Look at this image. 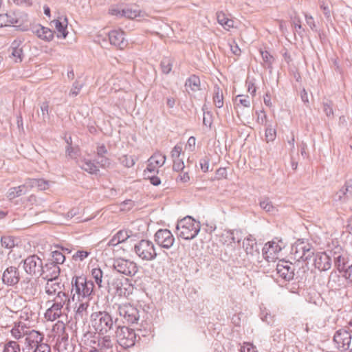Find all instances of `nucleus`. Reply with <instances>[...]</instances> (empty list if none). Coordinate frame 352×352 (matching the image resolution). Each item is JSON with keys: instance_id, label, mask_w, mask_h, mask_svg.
<instances>
[{"instance_id": "1", "label": "nucleus", "mask_w": 352, "mask_h": 352, "mask_svg": "<svg viewBox=\"0 0 352 352\" xmlns=\"http://www.w3.org/2000/svg\"><path fill=\"white\" fill-rule=\"evenodd\" d=\"M315 249L311 244L302 239H298L292 246L291 254L296 261L307 262L311 259L316 268L320 271H327L332 266V261L329 254V248L325 252L314 253Z\"/></svg>"}, {"instance_id": "2", "label": "nucleus", "mask_w": 352, "mask_h": 352, "mask_svg": "<svg viewBox=\"0 0 352 352\" xmlns=\"http://www.w3.org/2000/svg\"><path fill=\"white\" fill-rule=\"evenodd\" d=\"M329 254L334 268L352 285V256L337 241L329 245Z\"/></svg>"}, {"instance_id": "3", "label": "nucleus", "mask_w": 352, "mask_h": 352, "mask_svg": "<svg viewBox=\"0 0 352 352\" xmlns=\"http://www.w3.org/2000/svg\"><path fill=\"white\" fill-rule=\"evenodd\" d=\"M118 319L107 311L94 312L91 315L92 327L98 335L114 333L118 327Z\"/></svg>"}, {"instance_id": "4", "label": "nucleus", "mask_w": 352, "mask_h": 352, "mask_svg": "<svg viewBox=\"0 0 352 352\" xmlns=\"http://www.w3.org/2000/svg\"><path fill=\"white\" fill-rule=\"evenodd\" d=\"M71 298L75 300L76 296L78 300L81 298H87L91 296L94 292V283L91 280H87V277L74 276L71 281Z\"/></svg>"}, {"instance_id": "5", "label": "nucleus", "mask_w": 352, "mask_h": 352, "mask_svg": "<svg viewBox=\"0 0 352 352\" xmlns=\"http://www.w3.org/2000/svg\"><path fill=\"white\" fill-rule=\"evenodd\" d=\"M201 225L191 216H186L179 220L176 226L177 235L184 240L195 239L200 232Z\"/></svg>"}, {"instance_id": "6", "label": "nucleus", "mask_w": 352, "mask_h": 352, "mask_svg": "<svg viewBox=\"0 0 352 352\" xmlns=\"http://www.w3.org/2000/svg\"><path fill=\"white\" fill-rule=\"evenodd\" d=\"M133 250L136 255L142 261H153L157 256L153 243L147 239L139 241L135 244Z\"/></svg>"}, {"instance_id": "7", "label": "nucleus", "mask_w": 352, "mask_h": 352, "mask_svg": "<svg viewBox=\"0 0 352 352\" xmlns=\"http://www.w3.org/2000/svg\"><path fill=\"white\" fill-rule=\"evenodd\" d=\"M114 333H116L118 344L123 349H126L135 345L137 334L134 329L119 324Z\"/></svg>"}, {"instance_id": "8", "label": "nucleus", "mask_w": 352, "mask_h": 352, "mask_svg": "<svg viewBox=\"0 0 352 352\" xmlns=\"http://www.w3.org/2000/svg\"><path fill=\"white\" fill-rule=\"evenodd\" d=\"M109 281L106 289L108 293L120 297H126L131 294V287L128 283V279L123 281L122 279L111 278Z\"/></svg>"}, {"instance_id": "9", "label": "nucleus", "mask_w": 352, "mask_h": 352, "mask_svg": "<svg viewBox=\"0 0 352 352\" xmlns=\"http://www.w3.org/2000/svg\"><path fill=\"white\" fill-rule=\"evenodd\" d=\"M25 272L32 276H40L43 269V261L37 255L28 256L21 262Z\"/></svg>"}, {"instance_id": "10", "label": "nucleus", "mask_w": 352, "mask_h": 352, "mask_svg": "<svg viewBox=\"0 0 352 352\" xmlns=\"http://www.w3.org/2000/svg\"><path fill=\"white\" fill-rule=\"evenodd\" d=\"M113 267L118 273L126 276H134L138 270L135 263L128 259L117 258L113 261Z\"/></svg>"}, {"instance_id": "11", "label": "nucleus", "mask_w": 352, "mask_h": 352, "mask_svg": "<svg viewBox=\"0 0 352 352\" xmlns=\"http://www.w3.org/2000/svg\"><path fill=\"white\" fill-rule=\"evenodd\" d=\"M155 242L162 248L168 250L174 244L175 237L168 229H160L154 235Z\"/></svg>"}, {"instance_id": "12", "label": "nucleus", "mask_w": 352, "mask_h": 352, "mask_svg": "<svg viewBox=\"0 0 352 352\" xmlns=\"http://www.w3.org/2000/svg\"><path fill=\"white\" fill-rule=\"evenodd\" d=\"M118 312L120 316H122L129 324L136 323L140 318L138 309L130 304L120 306Z\"/></svg>"}, {"instance_id": "13", "label": "nucleus", "mask_w": 352, "mask_h": 352, "mask_svg": "<svg viewBox=\"0 0 352 352\" xmlns=\"http://www.w3.org/2000/svg\"><path fill=\"white\" fill-rule=\"evenodd\" d=\"M333 341L336 348L342 351L349 349L351 342V333L344 329H338L333 336Z\"/></svg>"}, {"instance_id": "14", "label": "nucleus", "mask_w": 352, "mask_h": 352, "mask_svg": "<svg viewBox=\"0 0 352 352\" xmlns=\"http://www.w3.org/2000/svg\"><path fill=\"white\" fill-rule=\"evenodd\" d=\"M333 201L340 204H346L352 200V181H346L333 197Z\"/></svg>"}, {"instance_id": "15", "label": "nucleus", "mask_w": 352, "mask_h": 352, "mask_svg": "<svg viewBox=\"0 0 352 352\" xmlns=\"http://www.w3.org/2000/svg\"><path fill=\"white\" fill-rule=\"evenodd\" d=\"M283 246L282 241L278 242L272 241L266 243L262 248L263 257L267 261H270V259L273 260L276 254L281 251Z\"/></svg>"}, {"instance_id": "16", "label": "nucleus", "mask_w": 352, "mask_h": 352, "mask_svg": "<svg viewBox=\"0 0 352 352\" xmlns=\"http://www.w3.org/2000/svg\"><path fill=\"white\" fill-rule=\"evenodd\" d=\"M276 272L283 279L287 281L294 280V268L292 263L286 261H280L276 265Z\"/></svg>"}, {"instance_id": "17", "label": "nucleus", "mask_w": 352, "mask_h": 352, "mask_svg": "<svg viewBox=\"0 0 352 352\" xmlns=\"http://www.w3.org/2000/svg\"><path fill=\"white\" fill-rule=\"evenodd\" d=\"M20 280L19 272L17 267L10 266L3 273L2 282L8 286H14Z\"/></svg>"}, {"instance_id": "18", "label": "nucleus", "mask_w": 352, "mask_h": 352, "mask_svg": "<svg viewBox=\"0 0 352 352\" xmlns=\"http://www.w3.org/2000/svg\"><path fill=\"white\" fill-rule=\"evenodd\" d=\"M108 38L110 44L122 50L127 45V41L124 38V32L121 30H113L108 33Z\"/></svg>"}, {"instance_id": "19", "label": "nucleus", "mask_w": 352, "mask_h": 352, "mask_svg": "<svg viewBox=\"0 0 352 352\" xmlns=\"http://www.w3.org/2000/svg\"><path fill=\"white\" fill-rule=\"evenodd\" d=\"M91 275L98 287L100 289L106 290L107 283L111 277H109L108 275L104 276L103 271L100 267L92 268Z\"/></svg>"}, {"instance_id": "20", "label": "nucleus", "mask_w": 352, "mask_h": 352, "mask_svg": "<svg viewBox=\"0 0 352 352\" xmlns=\"http://www.w3.org/2000/svg\"><path fill=\"white\" fill-rule=\"evenodd\" d=\"M43 270L41 273V276L43 279H58L60 269V267L48 261L44 265H43Z\"/></svg>"}, {"instance_id": "21", "label": "nucleus", "mask_w": 352, "mask_h": 352, "mask_svg": "<svg viewBox=\"0 0 352 352\" xmlns=\"http://www.w3.org/2000/svg\"><path fill=\"white\" fill-rule=\"evenodd\" d=\"M53 331L56 333V342L58 344H67L69 335L67 332V327L62 321H58L53 327Z\"/></svg>"}, {"instance_id": "22", "label": "nucleus", "mask_w": 352, "mask_h": 352, "mask_svg": "<svg viewBox=\"0 0 352 352\" xmlns=\"http://www.w3.org/2000/svg\"><path fill=\"white\" fill-rule=\"evenodd\" d=\"M44 335L36 330H32L29 333L27 332L25 338V344L30 349H33L38 344L43 343Z\"/></svg>"}, {"instance_id": "23", "label": "nucleus", "mask_w": 352, "mask_h": 352, "mask_svg": "<svg viewBox=\"0 0 352 352\" xmlns=\"http://www.w3.org/2000/svg\"><path fill=\"white\" fill-rule=\"evenodd\" d=\"M32 33L45 41H51L54 38V32L46 27L37 24L31 28Z\"/></svg>"}, {"instance_id": "24", "label": "nucleus", "mask_w": 352, "mask_h": 352, "mask_svg": "<svg viewBox=\"0 0 352 352\" xmlns=\"http://www.w3.org/2000/svg\"><path fill=\"white\" fill-rule=\"evenodd\" d=\"M52 305L46 310L45 313V318L48 321H54L59 318L63 314V309L64 305L60 302H52Z\"/></svg>"}, {"instance_id": "25", "label": "nucleus", "mask_w": 352, "mask_h": 352, "mask_svg": "<svg viewBox=\"0 0 352 352\" xmlns=\"http://www.w3.org/2000/svg\"><path fill=\"white\" fill-rule=\"evenodd\" d=\"M45 287V293L48 296L55 295L59 291H65V287L64 284H61L58 281V279H48Z\"/></svg>"}, {"instance_id": "26", "label": "nucleus", "mask_w": 352, "mask_h": 352, "mask_svg": "<svg viewBox=\"0 0 352 352\" xmlns=\"http://www.w3.org/2000/svg\"><path fill=\"white\" fill-rule=\"evenodd\" d=\"M20 23L16 12L0 14V28L14 25Z\"/></svg>"}, {"instance_id": "27", "label": "nucleus", "mask_w": 352, "mask_h": 352, "mask_svg": "<svg viewBox=\"0 0 352 352\" xmlns=\"http://www.w3.org/2000/svg\"><path fill=\"white\" fill-rule=\"evenodd\" d=\"M58 32L57 37L59 38H65L68 34L67 28V19L65 17L62 21L60 19H54L52 21Z\"/></svg>"}, {"instance_id": "28", "label": "nucleus", "mask_w": 352, "mask_h": 352, "mask_svg": "<svg viewBox=\"0 0 352 352\" xmlns=\"http://www.w3.org/2000/svg\"><path fill=\"white\" fill-rule=\"evenodd\" d=\"M258 204L261 209L270 214L274 215L278 212L277 208L273 205L272 202L267 197L259 198Z\"/></svg>"}, {"instance_id": "29", "label": "nucleus", "mask_w": 352, "mask_h": 352, "mask_svg": "<svg viewBox=\"0 0 352 352\" xmlns=\"http://www.w3.org/2000/svg\"><path fill=\"white\" fill-rule=\"evenodd\" d=\"M114 333H107L104 335H98V344L97 346L100 350H107L112 349L113 346V341L111 340V336Z\"/></svg>"}, {"instance_id": "30", "label": "nucleus", "mask_w": 352, "mask_h": 352, "mask_svg": "<svg viewBox=\"0 0 352 352\" xmlns=\"http://www.w3.org/2000/svg\"><path fill=\"white\" fill-rule=\"evenodd\" d=\"M79 167L90 174H97L99 169L94 162L89 159H81L78 162Z\"/></svg>"}, {"instance_id": "31", "label": "nucleus", "mask_w": 352, "mask_h": 352, "mask_svg": "<svg viewBox=\"0 0 352 352\" xmlns=\"http://www.w3.org/2000/svg\"><path fill=\"white\" fill-rule=\"evenodd\" d=\"M29 190L28 181L23 185L10 188L8 192V197L10 199H13L17 197L25 195Z\"/></svg>"}, {"instance_id": "32", "label": "nucleus", "mask_w": 352, "mask_h": 352, "mask_svg": "<svg viewBox=\"0 0 352 352\" xmlns=\"http://www.w3.org/2000/svg\"><path fill=\"white\" fill-rule=\"evenodd\" d=\"M243 246L245 248V252L247 254H250L253 256H257L259 255V250L258 248L257 243L255 239H246L243 241Z\"/></svg>"}, {"instance_id": "33", "label": "nucleus", "mask_w": 352, "mask_h": 352, "mask_svg": "<svg viewBox=\"0 0 352 352\" xmlns=\"http://www.w3.org/2000/svg\"><path fill=\"white\" fill-rule=\"evenodd\" d=\"M259 316L261 320L267 324L272 325L274 322V316L272 315L270 311L263 305L260 306Z\"/></svg>"}, {"instance_id": "34", "label": "nucleus", "mask_w": 352, "mask_h": 352, "mask_svg": "<svg viewBox=\"0 0 352 352\" xmlns=\"http://www.w3.org/2000/svg\"><path fill=\"white\" fill-rule=\"evenodd\" d=\"M89 303L87 302H81L75 307V319L82 320L87 315V309Z\"/></svg>"}, {"instance_id": "35", "label": "nucleus", "mask_w": 352, "mask_h": 352, "mask_svg": "<svg viewBox=\"0 0 352 352\" xmlns=\"http://www.w3.org/2000/svg\"><path fill=\"white\" fill-rule=\"evenodd\" d=\"M12 52L11 55L15 58L16 63H21L23 60V51L21 47H19V43L14 41L11 45Z\"/></svg>"}, {"instance_id": "36", "label": "nucleus", "mask_w": 352, "mask_h": 352, "mask_svg": "<svg viewBox=\"0 0 352 352\" xmlns=\"http://www.w3.org/2000/svg\"><path fill=\"white\" fill-rule=\"evenodd\" d=\"M217 19L218 23L225 29L228 30L233 27V21L228 19L223 11H219L217 12Z\"/></svg>"}, {"instance_id": "37", "label": "nucleus", "mask_w": 352, "mask_h": 352, "mask_svg": "<svg viewBox=\"0 0 352 352\" xmlns=\"http://www.w3.org/2000/svg\"><path fill=\"white\" fill-rule=\"evenodd\" d=\"M28 184L29 188H37L38 190H45L49 186V182L43 179H30Z\"/></svg>"}, {"instance_id": "38", "label": "nucleus", "mask_w": 352, "mask_h": 352, "mask_svg": "<svg viewBox=\"0 0 352 352\" xmlns=\"http://www.w3.org/2000/svg\"><path fill=\"white\" fill-rule=\"evenodd\" d=\"M185 87H189L192 91L200 89V79L199 76L192 74L185 82Z\"/></svg>"}, {"instance_id": "39", "label": "nucleus", "mask_w": 352, "mask_h": 352, "mask_svg": "<svg viewBox=\"0 0 352 352\" xmlns=\"http://www.w3.org/2000/svg\"><path fill=\"white\" fill-rule=\"evenodd\" d=\"M70 299H72L71 295L69 296V294L66 293L65 291H59L58 293L56 294V296L51 300V302H60L62 305H68L70 302ZM47 302H50V300H49Z\"/></svg>"}, {"instance_id": "40", "label": "nucleus", "mask_w": 352, "mask_h": 352, "mask_svg": "<svg viewBox=\"0 0 352 352\" xmlns=\"http://www.w3.org/2000/svg\"><path fill=\"white\" fill-rule=\"evenodd\" d=\"M213 102L217 108H221L223 106V93L217 85L214 87Z\"/></svg>"}, {"instance_id": "41", "label": "nucleus", "mask_w": 352, "mask_h": 352, "mask_svg": "<svg viewBox=\"0 0 352 352\" xmlns=\"http://www.w3.org/2000/svg\"><path fill=\"white\" fill-rule=\"evenodd\" d=\"M51 256L52 258L49 259L48 261L58 266L63 264L66 258L65 254H63V252L58 249L52 251L51 252Z\"/></svg>"}, {"instance_id": "42", "label": "nucleus", "mask_w": 352, "mask_h": 352, "mask_svg": "<svg viewBox=\"0 0 352 352\" xmlns=\"http://www.w3.org/2000/svg\"><path fill=\"white\" fill-rule=\"evenodd\" d=\"M320 8L322 11L327 22H331V3L328 0H319Z\"/></svg>"}, {"instance_id": "43", "label": "nucleus", "mask_w": 352, "mask_h": 352, "mask_svg": "<svg viewBox=\"0 0 352 352\" xmlns=\"http://www.w3.org/2000/svg\"><path fill=\"white\" fill-rule=\"evenodd\" d=\"M173 61L170 57H164L160 63L162 72L164 74H168L173 67Z\"/></svg>"}, {"instance_id": "44", "label": "nucleus", "mask_w": 352, "mask_h": 352, "mask_svg": "<svg viewBox=\"0 0 352 352\" xmlns=\"http://www.w3.org/2000/svg\"><path fill=\"white\" fill-rule=\"evenodd\" d=\"M148 162H152L157 166H162L166 162V156L160 153H155L148 159Z\"/></svg>"}, {"instance_id": "45", "label": "nucleus", "mask_w": 352, "mask_h": 352, "mask_svg": "<svg viewBox=\"0 0 352 352\" xmlns=\"http://www.w3.org/2000/svg\"><path fill=\"white\" fill-rule=\"evenodd\" d=\"M122 14H124L123 17L129 19H135L138 16H140L141 11L136 9H132L131 8H122Z\"/></svg>"}, {"instance_id": "46", "label": "nucleus", "mask_w": 352, "mask_h": 352, "mask_svg": "<svg viewBox=\"0 0 352 352\" xmlns=\"http://www.w3.org/2000/svg\"><path fill=\"white\" fill-rule=\"evenodd\" d=\"M20 346L16 341L10 340L3 346V352H20Z\"/></svg>"}, {"instance_id": "47", "label": "nucleus", "mask_w": 352, "mask_h": 352, "mask_svg": "<svg viewBox=\"0 0 352 352\" xmlns=\"http://www.w3.org/2000/svg\"><path fill=\"white\" fill-rule=\"evenodd\" d=\"M207 109L206 105L204 104L202 107L204 111L203 124L204 126H208L210 129L212 124V115L211 111Z\"/></svg>"}, {"instance_id": "48", "label": "nucleus", "mask_w": 352, "mask_h": 352, "mask_svg": "<svg viewBox=\"0 0 352 352\" xmlns=\"http://www.w3.org/2000/svg\"><path fill=\"white\" fill-rule=\"evenodd\" d=\"M260 53L263 62L267 65V68H272L273 56L266 50H260Z\"/></svg>"}, {"instance_id": "49", "label": "nucleus", "mask_w": 352, "mask_h": 352, "mask_svg": "<svg viewBox=\"0 0 352 352\" xmlns=\"http://www.w3.org/2000/svg\"><path fill=\"white\" fill-rule=\"evenodd\" d=\"M272 338L274 342L280 343L285 339V331L282 329H276L272 333Z\"/></svg>"}, {"instance_id": "50", "label": "nucleus", "mask_w": 352, "mask_h": 352, "mask_svg": "<svg viewBox=\"0 0 352 352\" xmlns=\"http://www.w3.org/2000/svg\"><path fill=\"white\" fill-rule=\"evenodd\" d=\"M1 246L6 249H12L14 247V238L10 236H3L1 238Z\"/></svg>"}, {"instance_id": "51", "label": "nucleus", "mask_w": 352, "mask_h": 352, "mask_svg": "<svg viewBox=\"0 0 352 352\" xmlns=\"http://www.w3.org/2000/svg\"><path fill=\"white\" fill-rule=\"evenodd\" d=\"M265 136L266 141L273 142L276 137V131L271 125L267 126L265 129Z\"/></svg>"}, {"instance_id": "52", "label": "nucleus", "mask_w": 352, "mask_h": 352, "mask_svg": "<svg viewBox=\"0 0 352 352\" xmlns=\"http://www.w3.org/2000/svg\"><path fill=\"white\" fill-rule=\"evenodd\" d=\"M285 287L289 292L293 294H298L300 288L299 281L296 280H294L292 282L288 281L285 285Z\"/></svg>"}, {"instance_id": "53", "label": "nucleus", "mask_w": 352, "mask_h": 352, "mask_svg": "<svg viewBox=\"0 0 352 352\" xmlns=\"http://www.w3.org/2000/svg\"><path fill=\"white\" fill-rule=\"evenodd\" d=\"M323 106V111L326 114V116L328 118H333V103L331 100H328L327 102H323L322 103Z\"/></svg>"}, {"instance_id": "54", "label": "nucleus", "mask_w": 352, "mask_h": 352, "mask_svg": "<svg viewBox=\"0 0 352 352\" xmlns=\"http://www.w3.org/2000/svg\"><path fill=\"white\" fill-rule=\"evenodd\" d=\"M41 111L42 113V120L43 122H46L50 119V107H49V102H43L41 104Z\"/></svg>"}, {"instance_id": "55", "label": "nucleus", "mask_w": 352, "mask_h": 352, "mask_svg": "<svg viewBox=\"0 0 352 352\" xmlns=\"http://www.w3.org/2000/svg\"><path fill=\"white\" fill-rule=\"evenodd\" d=\"M119 160L120 164L127 168L132 167L135 164L134 159L131 155H123L120 157Z\"/></svg>"}, {"instance_id": "56", "label": "nucleus", "mask_w": 352, "mask_h": 352, "mask_svg": "<svg viewBox=\"0 0 352 352\" xmlns=\"http://www.w3.org/2000/svg\"><path fill=\"white\" fill-rule=\"evenodd\" d=\"M91 252L87 250H78L73 256L72 258L75 261H82L90 255Z\"/></svg>"}, {"instance_id": "57", "label": "nucleus", "mask_w": 352, "mask_h": 352, "mask_svg": "<svg viewBox=\"0 0 352 352\" xmlns=\"http://www.w3.org/2000/svg\"><path fill=\"white\" fill-rule=\"evenodd\" d=\"M83 86L84 83L80 82L78 80H76L72 85L69 95L74 97L78 96Z\"/></svg>"}, {"instance_id": "58", "label": "nucleus", "mask_w": 352, "mask_h": 352, "mask_svg": "<svg viewBox=\"0 0 352 352\" xmlns=\"http://www.w3.org/2000/svg\"><path fill=\"white\" fill-rule=\"evenodd\" d=\"M223 237H225V243L228 244H231L232 243H239L240 239H236L234 236V232L233 230H228L223 234Z\"/></svg>"}, {"instance_id": "59", "label": "nucleus", "mask_w": 352, "mask_h": 352, "mask_svg": "<svg viewBox=\"0 0 352 352\" xmlns=\"http://www.w3.org/2000/svg\"><path fill=\"white\" fill-rule=\"evenodd\" d=\"M33 315H34V314L30 310V309L25 307L21 310L19 318L21 320L28 321L32 320Z\"/></svg>"}, {"instance_id": "60", "label": "nucleus", "mask_w": 352, "mask_h": 352, "mask_svg": "<svg viewBox=\"0 0 352 352\" xmlns=\"http://www.w3.org/2000/svg\"><path fill=\"white\" fill-rule=\"evenodd\" d=\"M210 162V158L208 156H204L199 160V165L201 170L204 173H207L209 171V164Z\"/></svg>"}, {"instance_id": "61", "label": "nucleus", "mask_w": 352, "mask_h": 352, "mask_svg": "<svg viewBox=\"0 0 352 352\" xmlns=\"http://www.w3.org/2000/svg\"><path fill=\"white\" fill-rule=\"evenodd\" d=\"M135 206V201L131 199H126L120 204V210L128 212Z\"/></svg>"}, {"instance_id": "62", "label": "nucleus", "mask_w": 352, "mask_h": 352, "mask_svg": "<svg viewBox=\"0 0 352 352\" xmlns=\"http://www.w3.org/2000/svg\"><path fill=\"white\" fill-rule=\"evenodd\" d=\"M27 332L28 331H21L20 325H14L11 329V334L16 339H20L23 336L26 335Z\"/></svg>"}, {"instance_id": "63", "label": "nucleus", "mask_w": 352, "mask_h": 352, "mask_svg": "<svg viewBox=\"0 0 352 352\" xmlns=\"http://www.w3.org/2000/svg\"><path fill=\"white\" fill-rule=\"evenodd\" d=\"M115 236L120 243L126 241L130 236L126 230H119L115 234Z\"/></svg>"}, {"instance_id": "64", "label": "nucleus", "mask_w": 352, "mask_h": 352, "mask_svg": "<svg viewBox=\"0 0 352 352\" xmlns=\"http://www.w3.org/2000/svg\"><path fill=\"white\" fill-rule=\"evenodd\" d=\"M33 352H51V348L47 343H41L34 348Z\"/></svg>"}]
</instances>
